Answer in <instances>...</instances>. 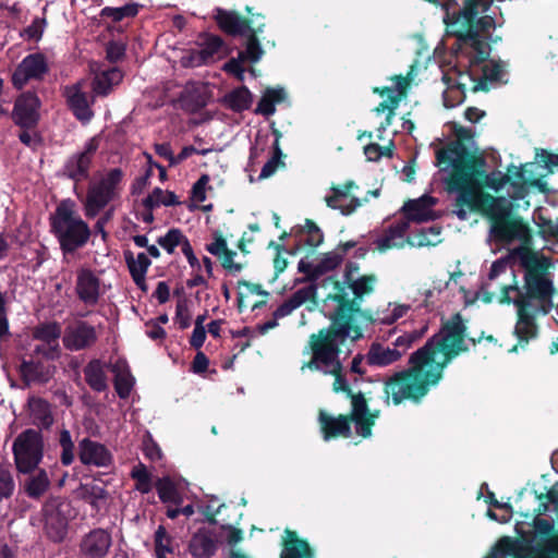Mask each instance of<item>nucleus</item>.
Masks as SVG:
<instances>
[{
    "label": "nucleus",
    "instance_id": "obj_1",
    "mask_svg": "<svg viewBox=\"0 0 558 558\" xmlns=\"http://www.w3.org/2000/svg\"><path fill=\"white\" fill-rule=\"evenodd\" d=\"M449 145L436 151L437 166L451 168L447 180V190L457 193L453 214L460 220H466L469 213L481 214L490 222V234L498 242L512 243L519 241L517 247L533 250V233L522 217L512 214L509 196H494L484 191L493 190L489 182L496 183L502 172L488 173L483 156L470 153L466 142H448Z\"/></svg>",
    "mask_w": 558,
    "mask_h": 558
},
{
    "label": "nucleus",
    "instance_id": "obj_2",
    "mask_svg": "<svg viewBox=\"0 0 558 558\" xmlns=\"http://www.w3.org/2000/svg\"><path fill=\"white\" fill-rule=\"evenodd\" d=\"M483 339L497 342L493 335L484 331L477 338L468 336V326L460 313L453 314L441 324L439 332L414 351L409 359L410 366L396 372L384 384L385 402L395 405L409 400L420 403L442 378L444 369L460 354L469 352L466 340L476 345Z\"/></svg>",
    "mask_w": 558,
    "mask_h": 558
},
{
    "label": "nucleus",
    "instance_id": "obj_3",
    "mask_svg": "<svg viewBox=\"0 0 558 558\" xmlns=\"http://www.w3.org/2000/svg\"><path fill=\"white\" fill-rule=\"evenodd\" d=\"M378 279L375 274L359 276L350 281H340L335 275L327 276L319 281L324 290L322 301L325 306L333 302L336 306L324 313L330 324L324 330L352 336V342L363 338V329L357 318L373 323V315L368 310L362 308L365 296L375 291Z\"/></svg>",
    "mask_w": 558,
    "mask_h": 558
},
{
    "label": "nucleus",
    "instance_id": "obj_4",
    "mask_svg": "<svg viewBox=\"0 0 558 558\" xmlns=\"http://www.w3.org/2000/svg\"><path fill=\"white\" fill-rule=\"evenodd\" d=\"M511 256L517 259L522 274V284L519 286L513 274V282L502 286L499 294L500 304L524 303L536 306L542 315H547L555 307L554 299L558 294L555 286L553 258L543 252L514 247Z\"/></svg>",
    "mask_w": 558,
    "mask_h": 558
},
{
    "label": "nucleus",
    "instance_id": "obj_5",
    "mask_svg": "<svg viewBox=\"0 0 558 558\" xmlns=\"http://www.w3.org/2000/svg\"><path fill=\"white\" fill-rule=\"evenodd\" d=\"M558 168V154H554L546 149L536 153L535 161L526 162L517 167L510 165L507 172H502L499 180L489 182L496 193L506 189V194L512 201L524 199L532 190L541 193H548L550 189L546 182V178L555 172Z\"/></svg>",
    "mask_w": 558,
    "mask_h": 558
},
{
    "label": "nucleus",
    "instance_id": "obj_6",
    "mask_svg": "<svg viewBox=\"0 0 558 558\" xmlns=\"http://www.w3.org/2000/svg\"><path fill=\"white\" fill-rule=\"evenodd\" d=\"M348 339L352 341V336L324 329H319L317 332L312 333L308 337L306 345L312 357L310 361L304 363L303 368L306 367L311 371L332 375L335 377L332 390L335 392H343L345 397L350 399L352 405L354 403V399L357 396H362L363 392H354L342 374V363L339 356L341 353V347Z\"/></svg>",
    "mask_w": 558,
    "mask_h": 558
},
{
    "label": "nucleus",
    "instance_id": "obj_7",
    "mask_svg": "<svg viewBox=\"0 0 558 558\" xmlns=\"http://www.w3.org/2000/svg\"><path fill=\"white\" fill-rule=\"evenodd\" d=\"M49 225L64 257L83 248L92 235L88 223L76 213L72 199H63L58 204L49 217Z\"/></svg>",
    "mask_w": 558,
    "mask_h": 558
},
{
    "label": "nucleus",
    "instance_id": "obj_8",
    "mask_svg": "<svg viewBox=\"0 0 558 558\" xmlns=\"http://www.w3.org/2000/svg\"><path fill=\"white\" fill-rule=\"evenodd\" d=\"M59 343L54 345H36L28 357H24L20 365V375L25 385L47 384L54 373L52 361L59 359Z\"/></svg>",
    "mask_w": 558,
    "mask_h": 558
},
{
    "label": "nucleus",
    "instance_id": "obj_9",
    "mask_svg": "<svg viewBox=\"0 0 558 558\" xmlns=\"http://www.w3.org/2000/svg\"><path fill=\"white\" fill-rule=\"evenodd\" d=\"M44 436L40 430L27 428L16 436L12 453L16 471L21 474L35 472L44 458Z\"/></svg>",
    "mask_w": 558,
    "mask_h": 558
},
{
    "label": "nucleus",
    "instance_id": "obj_10",
    "mask_svg": "<svg viewBox=\"0 0 558 558\" xmlns=\"http://www.w3.org/2000/svg\"><path fill=\"white\" fill-rule=\"evenodd\" d=\"M483 0H461L462 8L458 12H453L450 16L446 11L445 22L448 27L453 28L457 24L461 25L460 31L472 29L480 33H486L495 25V21L489 15L477 17L478 5Z\"/></svg>",
    "mask_w": 558,
    "mask_h": 558
},
{
    "label": "nucleus",
    "instance_id": "obj_11",
    "mask_svg": "<svg viewBox=\"0 0 558 558\" xmlns=\"http://www.w3.org/2000/svg\"><path fill=\"white\" fill-rule=\"evenodd\" d=\"M245 11L251 14V17H245L235 11L216 8L214 19L219 29L225 34L232 37L245 36V33L251 31V26L256 23V20L265 19L260 13L253 14L250 7H246Z\"/></svg>",
    "mask_w": 558,
    "mask_h": 558
},
{
    "label": "nucleus",
    "instance_id": "obj_12",
    "mask_svg": "<svg viewBox=\"0 0 558 558\" xmlns=\"http://www.w3.org/2000/svg\"><path fill=\"white\" fill-rule=\"evenodd\" d=\"M39 107L40 101L35 93H24L16 99L12 112V119L17 125L25 129L20 133L19 140H32L26 130L32 129L37 124L39 119Z\"/></svg>",
    "mask_w": 558,
    "mask_h": 558
},
{
    "label": "nucleus",
    "instance_id": "obj_13",
    "mask_svg": "<svg viewBox=\"0 0 558 558\" xmlns=\"http://www.w3.org/2000/svg\"><path fill=\"white\" fill-rule=\"evenodd\" d=\"M412 69L413 65L411 66V71L407 76L399 74L393 75L390 78L391 81H397V94L395 96H389V98H386L384 101L379 102V105L374 109L377 114L387 111L385 120L380 122L379 126L377 128V137L379 140L385 137L386 128L391 124L396 116V108L399 106L402 98L407 96L408 88L412 81Z\"/></svg>",
    "mask_w": 558,
    "mask_h": 558
},
{
    "label": "nucleus",
    "instance_id": "obj_14",
    "mask_svg": "<svg viewBox=\"0 0 558 558\" xmlns=\"http://www.w3.org/2000/svg\"><path fill=\"white\" fill-rule=\"evenodd\" d=\"M49 68L43 53L26 56L12 73L11 82L16 89H22L31 80H41Z\"/></svg>",
    "mask_w": 558,
    "mask_h": 558
},
{
    "label": "nucleus",
    "instance_id": "obj_15",
    "mask_svg": "<svg viewBox=\"0 0 558 558\" xmlns=\"http://www.w3.org/2000/svg\"><path fill=\"white\" fill-rule=\"evenodd\" d=\"M98 149V142H88L84 150L72 154L62 168L63 174L78 183L89 179L90 166Z\"/></svg>",
    "mask_w": 558,
    "mask_h": 558
},
{
    "label": "nucleus",
    "instance_id": "obj_16",
    "mask_svg": "<svg viewBox=\"0 0 558 558\" xmlns=\"http://www.w3.org/2000/svg\"><path fill=\"white\" fill-rule=\"evenodd\" d=\"M453 33L457 41L452 48L457 53L462 52L466 48L472 49L473 54L470 57L471 66L481 65L486 62L490 53V46L481 38L476 31H453Z\"/></svg>",
    "mask_w": 558,
    "mask_h": 558
},
{
    "label": "nucleus",
    "instance_id": "obj_17",
    "mask_svg": "<svg viewBox=\"0 0 558 558\" xmlns=\"http://www.w3.org/2000/svg\"><path fill=\"white\" fill-rule=\"evenodd\" d=\"M214 97V89L209 83L189 81L179 97L181 108L187 112H196L207 106Z\"/></svg>",
    "mask_w": 558,
    "mask_h": 558
},
{
    "label": "nucleus",
    "instance_id": "obj_18",
    "mask_svg": "<svg viewBox=\"0 0 558 558\" xmlns=\"http://www.w3.org/2000/svg\"><path fill=\"white\" fill-rule=\"evenodd\" d=\"M98 340L96 328L85 320H76L64 330L62 342L70 351H82L92 348Z\"/></svg>",
    "mask_w": 558,
    "mask_h": 558
},
{
    "label": "nucleus",
    "instance_id": "obj_19",
    "mask_svg": "<svg viewBox=\"0 0 558 558\" xmlns=\"http://www.w3.org/2000/svg\"><path fill=\"white\" fill-rule=\"evenodd\" d=\"M317 421L323 438L326 441L340 437L350 438L352 436L351 424H354L352 410L348 414H339L338 416H333L325 410H319Z\"/></svg>",
    "mask_w": 558,
    "mask_h": 558
},
{
    "label": "nucleus",
    "instance_id": "obj_20",
    "mask_svg": "<svg viewBox=\"0 0 558 558\" xmlns=\"http://www.w3.org/2000/svg\"><path fill=\"white\" fill-rule=\"evenodd\" d=\"M512 304L517 308V322L513 335L520 340V344H529L531 340L538 337L539 329L536 316L542 313L536 310V306L525 305L522 302Z\"/></svg>",
    "mask_w": 558,
    "mask_h": 558
},
{
    "label": "nucleus",
    "instance_id": "obj_21",
    "mask_svg": "<svg viewBox=\"0 0 558 558\" xmlns=\"http://www.w3.org/2000/svg\"><path fill=\"white\" fill-rule=\"evenodd\" d=\"M77 454L81 463L87 466L109 468L113 464V456L110 450L88 437L78 442Z\"/></svg>",
    "mask_w": 558,
    "mask_h": 558
},
{
    "label": "nucleus",
    "instance_id": "obj_22",
    "mask_svg": "<svg viewBox=\"0 0 558 558\" xmlns=\"http://www.w3.org/2000/svg\"><path fill=\"white\" fill-rule=\"evenodd\" d=\"M111 545V534L105 529L97 527L82 537L78 548L84 558H104Z\"/></svg>",
    "mask_w": 558,
    "mask_h": 558
},
{
    "label": "nucleus",
    "instance_id": "obj_23",
    "mask_svg": "<svg viewBox=\"0 0 558 558\" xmlns=\"http://www.w3.org/2000/svg\"><path fill=\"white\" fill-rule=\"evenodd\" d=\"M355 433L362 438H369L376 420L380 416V410H371L368 401L363 393L354 399L352 404Z\"/></svg>",
    "mask_w": 558,
    "mask_h": 558
},
{
    "label": "nucleus",
    "instance_id": "obj_24",
    "mask_svg": "<svg viewBox=\"0 0 558 558\" xmlns=\"http://www.w3.org/2000/svg\"><path fill=\"white\" fill-rule=\"evenodd\" d=\"M75 292L80 301L94 306L100 298V279L89 268H81L77 271Z\"/></svg>",
    "mask_w": 558,
    "mask_h": 558
},
{
    "label": "nucleus",
    "instance_id": "obj_25",
    "mask_svg": "<svg viewBox=\"0 0 558 558\" xmlns=\"http://www.w3.org/2000/svg\"><path fill=\"white\" fill-rule=\"evenodd\" d=\"M124 73L118 66H109L94 71L92 90L95 96L107 97L114 87L121 84Z\"/></svg>",
    "mask_w": 558,
    "mask_h": 558
},
{
    "label": "nucleus",
    "instance_id": "obj_26",
    "mask_svg": "<svg viewBox=\"0 0 558 558\" xmlns=\"http://www.w3.org/2000/svg\"><path fill=\"white\" fill-rule=\"evenodd\" d=\"M436 204V198L429 195H423L417 199H410L404 203L402 210L405 218L413 222H426L435 219L432 207Z\"/></svg>",
    "mask_w": 558,
    "mask_h": 558
},
{
    "label": "nucleus",
    "instance_id": "obj_27",
    "mask_svg": "<svg viewBox=\"0 0 558 558\" xmlns=\"http://www.w3.org/2000/svg\"><path fill=\"white\" fill-rule=\"evenodd\" d=\"M318 289H320L319 282L317 284H310L307 287L299 289L288 300H286L275 310L272 316L275 318L280 319L290 315L294 310L300 307L306 301L316 302L318 298Z\"/></svg>",
    "mask_w": 558,
    "mask_h": 558
},
{
    "label": "nucleus",
    "instance_id": "obj_28",
    "mask_svg": "<svg viewBox=\"0 0 558 558\" xmlns=\"http://www.w3.org/2000/svg\"><path fill=\"white\" fill-rule=\"evenodd\" d=\"M217 549L215 534L205 527L194 533L189 543V551L194 558H211Z\"/></svg>",
    "mask_w": 558,
    "mask_h": 558
},
{
    "label": "nucleus",
    "instance_id": "obj_29",
    "mask_svg": "<svg viewBox=\"0 0 558 558\" xmlns=\"http://www.w3.org/2000/svg\"><path fill=\"white\" fill-rule=\"evenodd\" d=\"M265 26L264 20H260V22L255 23V26H251V31L245 33V36H243L245 38V49L239 51L241 60L257 63L262 59L265 51L260 45L258 36L264 33Z\"/></svg>",
    "mask_w": 558,
    "mask_h": 558
},
{
    "label": "nucleus",
    "instance_id": "obj_30",
    "mask_svg": "<svg viewBox=\"0 0 558 558\" xmlns=\"http://www.w3.org/2000/svg\"><path fill=\"white\" fill-rule=\"evenodd\" d=\"M114 195L108 187L99 182L88 189L85 201V216L89 219L95 218L112 199Z\"/></svg>",
    "mask_w": 558,
    "mask_h": 558
},
{
    "label": "nucleus",
    "instance_id": "obj_31",
    "mask_svg": "<svg viewBox=\"0 0 558 558\" xmlns=\"http://www.w3.org/2000/svg\"><path fill=\"white\" fill-rule=\"evenodd\" d=\"M29 417L33 425L37 426L38 429H49L53 422V414L51 404L39 397H32L28 399Z\"/></svg>",
    "mask_w": 558,
    "mask_h": 558
},
{
    "label": "nucleus",
    "instance_id": "obj_32",
    "mask_svg": "<svg viewBox=\"0 0 558 558\" xmlns=\"http://www.w3.org/2000/svg\"><path fill=\"white\" fill-rule=\"evenodd\" d=\"M66 102L76 119L88 122L93 117L88 95L78 85L66 88Z\"/></svg>",
    "mask_w": 558,
    "mask_h": 558
},
{
    "label": "nucleus",
    "instance_id": "obj_33",
    "mask_svg": "<svg viewBox=\"0 0 558 558\" xmlns=\"http://www.w3.org/2000/svg\"><path fill=\"white\" fill-rule=\"evenodd\" d=\"M295 236L299 238L298 243L289 250L290 255L298 254L303 246L316 248L324 241V234L319 227L311 219L305 220L304 228L300 229Z\"/></svg>",
    "mask_w": 558,
    "mask_h": 558
},
{
    "label": "nucleus",
    "instance_id": "obj_34",
    "mask_svg": "<svg viewBox=\"0 0 558 558\" xmlns=\"http://www.w3.org/2000/svg\"><path fill=\"white\" fill-rule=\"evenodd\" d=\"M402 355L403 351L396 349V347L390 349L378 342H374L371 344L365 360L371 366L385 367L400 360Z\"/></svg>",
    "mask_w": 558,
    "mask_h": 558
},
{
    "label": "nucleus",
    "instance_id": "obj_35",
    "mask_svg": "<svg viewBox=\"0 0 558 558\" xmlns=\"http://www.w3.org/2000/svg\"><path fill=\"white\" fill-rule=\"evenodd\" d=\"M356 245L357 242L355 241H347L344 243H340L333 251L325 253L317 263V271L320 277L340 266L347 253Z\"/></svg>",
    "mask_w": 558,
    "mask_h": 558
},
{
    "label": "nucleus",
    "instance_id": "obj_36",
    "mask_svg": "<svg viewBox=\"0 0 558 558\" xmlns=\"http://www.w3.org/2000/svg\"><path fill=\"white\" fill-rule=\"evenodd\" d=\"M286 538L280 558H312L313 554L308 543L299 538L296 532L286 530Z\"/></svg>",
    "mask_w": 558,
    "mask_h": 558
},
{
    "label": "nucleus",
    "instance_id": "obj_37",
    "mask_svg": "<svg viewBox=\"0 0 558 558\" xmlns=\"http://www.w3.org/2000/svg\"><path fill=\"white\" fill-rule=\"evenodd\" d=\"M482 77L478 80H474L471 75L470 78L474 81L471 90L473 93L477 92H488L489 86L488 83L500 82L501 77L505 73L504 66L499 62L489 61L488 63H482Z\"/></svg>",
    "mask_w": 558,
    "mask_h": 558
},
{
    "label": "nucleus",
    "instance_id": "obj_38",
    "mask_svg": "<svg viewBox=\"0 0 558 558\" xmlns=\"http://www.w3.org/2000/svg\"><path fill=\"white\" fill-rule=\"evenodd\" d=\"M252 101V93L244 85L236 87L231 92L225 94L223 97L220 99L222 106L235 112H242L244 110H247L251 107Z\"/></svg>",
    "mask_w": 558,
    "mask_h": 558
},
{
    "label": "nucleus",
    "instance_id": "obj_39",
    "mask_svg": "<svg viewBox=\"0 0 558 558\" xmlns=\"http://www.w3.org/2000/svg\"><path fill=\"white\" fill-rule=\"evenodd\" d=\"M24 483V492L32 499H39L50 487V480L45 469H38L35 473L27 474Z\"/></svg>",
    "mask_w": 558,
    "mask_h": 558
},
{
    "label": "nucleus",
    "instance_id": "obj_40",
    "mask_svg": "<svg viewBox=\"0 0 558 558\" xmlns=\"http://www.w3.org/2000/svg\"><path fill=\"white\" fill-rule=\"evenodd\" d=\"M287 98V93L282 87H268L263 93L255 112L258 114H263L265 117H269L275 113V106L284 101Z\"/></svg>",
    "mask_w": 558,
    "mask_h": 558
},
{
    "label": "nucleus",
    "instance_id": "obj_41",
    "mask_svg": "<svg viewBox=\"0 0 558 558\" xmlns=\"http://www.w3.org/2000/svg\"><path fill=\"white\" fill-rule=\"evenodd\" d=\"M84 376L92 390L102 392L108 388L107 376L100 360H92L84 367Z\"/></svg>",
    "mask_w": 558,
    "mask_h": 558
},
{
    "label": "nucleus",
    "instance_id": "obj_42",
    "mask_svg": "<svg viewBox=\"0 0 558 558\" xmlns=\"http://www.w3.org/2000/svg\"><path fill=\"white\" fill-rule=\"evenodd\" d=\"M155 487L162 504L180 506L183 502L182 494L179 492L177 484L170 476L157 478Z\"/></svg>",
    "mask_w": 558,
    "mask_h": 558
},
{
    "label": "nucleus",
    "instance_id": "obj_43",
    "mask_svg": "<svg viewBox=\"0 0 558 558\" xmlns=\"http://www.w3.org/2000/svg\"><path fill=\"white\" fill-rule=\"evenodd\" d=\"M45 532L53 543H61L68 534V521L60 512H52L46 517Z\"/></svg>",
    "mask_w": 558,
    "mask_h": 558
},
{
    "label": "nucleus",
    "instance_id": "obj_44",
    "mask_svg": "<svg viewBox=\"0 0 558 558\" xmlns=\"http://www.w3.org/2000/svg\"><path fill=\"white\" fill-rule=\"evenodd\" d=\"M61 325L58 322L41 323L34 327L33 338L44 343L41 345H54L61 337Z\"/></svg>",
    "mask_w": 558,
    "mask_h": 558
},
{
    "label": "nucleus",
    "instance_id": "obj_45",
    "mask_svg": "<svg viewBox=\"0 0 558 558\" xmlns=\"http://www.w3.org/2000/svg\"><path fill=\"white\" fill-rule=\"evenodd\" d=\"M78 490L82 499L96 510H99L98 501H105L109 497L108 490L94 482L81 484Z\"/></svg>",
    "mask_w": 558,
    "mask_h": 558
},
{
    "label": "nucleus",
    "instance_id": "obj_46",
    "mask_svg": "<svg viewBox=\"0 0 558 558\" xmlns=\"http://www.w3.org/2000/svg\"><path fill=\"white\" fill-rule=\"evenodd\" d=\"M199 40L198 45L209 62H213L215 56L225 47L223 39L218 35L202 33Z\"/></svg>",
    "mask_w": 558,
    "mask_h": 558
},
{
    "label": "nucleus",
    "instance_id": "obj_47",
    "mask_svg": "<svg viewBox=\"0 0 558 558\" xmlns=\"http://www.w3.org/2000/svg\"><path fill=\"white\" fill-rule=\"evenodd\" d=\"M123 256L130 274H147L151 260L146 253H138L135 257L132 251L126 250Z\"/></svg>",
    "mask_w": 558,
    "mask_h": 558
},
{
    "label": "nucleus",
    "instance_id": "obj_48",
    "mask_svg": "<svg viewBox=\"0 0 558 558\" xmlns=\"http://www.w3.org/2000/svg\"><path fill=\"white\" fill-rule=\"evenodd\" d=\"M58 441L61 447L60 462L62 465L69 466L75 459V446L70 430L66 428L60 429Z\"/></svg>",
    "mask_w": 558,
    "mask_h": 558
},
{
    "label": "nucleus",
    "instance_id": "obj_49",
    "mask_svg": "<svg viewBox=\"0 0 558 558\" xmlns=\"http://www.w3.org/2000/svg\"><path fill=\"white\" fill-rule=\"evenodd\" d=\"M271 148H272V155L268 159V161L264 165V167L262 168V171L259 173L260 180L271 177L277 171V169L279 167H284V161H283L284 155H283L281 148L279 147V142H274Z\"/></svg>",
    "mask_w": 558,
    "mask_h": 558
},
{
    "label": "nucleus",
    "instance_id": "obj_50",
    "mask_svg": "<svg viewBox=\"0 0 558 558\" xmlns=\"http://www.w3.org/2000/svg\"><path fill=\"white\" fill-rule=\"evenodd\" d=\"M138 13V5L128 3L120 8L106 7L101 10L102 17H110L113 22H120L125 17H134Z\"/></svg>",
    "mask_w": 558,
    "mask_h": 558
},
{
    "label": "nucleus",
    "instance_id": "obj_51",
    "mask_svg": "<svg viewBox=\"0 0 558 558\" xmlns=\"http://www.w3.org/2000/svg\"><path fill=\"white\" fill-rule=\"evenodd\" d=\"M131 477L135 480V489L141 494H148L151 490V475L143 463H138L132 469Z\"/></svg>",
    "mask_w": 558,
    "mask_h": 558
},
{
    "label": "nucleus",
    "instance_id": "obj_52",
    "mask_svg": "<svg viewBox=\"0 0 558 558\" xmlns=\"http://www.w3.org/2000/svg\"><path fill=\"white\" fill-rule=\"evenodd\" d=\"M186 236L178 228H171L168 232L157 239V243L169 254L174 253L177 246H181Z\"/></svg>",
    "mask_w": 558,
    "mask_h": 558
},
{
    "label": "nucleus",
    "instance_id": "obj_53",
    "mask_svg": "<svg viewBox=\"0 0 558 558\" xmlns=\"http://www.w3.org/2000/svg\"><path fill=\"white\" fill-rule=\"evenodd\" d=\"M341 198L335 194L325 197V202L329 208L339 209L344 216H349L362 206V201L359 197L352 196L350 203L347 205L340 204Z\"/></svg>",
    "mask_w": 558,
    "mask_h": 558
},
{
    "label": "nucleus",
    "instance_id": "obj_54",
    "mask_svg": "<svg viewBox=\"0 0 558 558\" xmlns=\"http://www.w3.org/2000/svg\"><path fill=\"white\" fill-rule=\"evenodd\" d=\"M155 551L157 558H166V554L172 553L171 537L163 525H159L155 532Z\"/></svg>",
    "mask_w": 558,
    "mask_h": 558
},
{
    "label": "nucleus",
    "instance_id": "obj_55",
    "mask_svg": "<svg viewBox=\"0 0 558 558\" xmlns=\"http://www.w3.org/2000/svg\"><path fill=\"white\" fill-rule=\"evenodd\" d=\"M395 142H389L388 146L381 147L376 142H369L364 147V154L368 161H378L381 157H392Z\"/></svg>",
    "mask_w": 558,
    "mask_h": 558
},
{
    "label": "nucleus",
    "instance_id": "obj_56",
    "mask_svg": "<svg viewBox=\"0 0 558 558\" xmlns=\"http://www.w3.org/2000/svg\"><path fill=\"white\" fill-rule=\"evenodd\" d=\"M15 483L11 471L5 465H0V500L9 499L13 496Z\"/></svg>",
    "mask_w": 558,
    "mask_h": 558
},
{
    "label": "nucleus",
    "instance_id": "obj_57",
    "mask_svg": "<svg viewBox=\"0 0 558 558\" xmlns=\"http://www.w3.org/2000/svg\"><path fill=\"white\" fill-rule=\"evenodd\" d=\"M466 84L458 82L453 86H449L445 93L444 101L446 107H454L465 99Z\"/></svg>",
    "mask_w": 558,
    "mask_h": 558
},
{
    "label": "nucleus",
    "instance_id": "obj_58",
    "mask_svg": "<svg viewBox=\"0 0 558 558\" xmlns=\"http://www.w3.org/2000/svg\"><path fill=\"white\" fill-rule=\"evenodd\" d=\"M424 331L425 328L421 330H413L411 332H404L395 340L393 345L396 347V349H400V351H403L404 354L409 348H411L416 341H418L423 337Z\"/></svg>",
    "mask_w": 558,
    "mask_h": 558
},
{
    "label": "nucleus",
    "instance_id": "obj_59",
    "mask_svg": "<svg viewBox=\"0 0 558 558\" xmlns=\"http://www.w3.org/2000/svg\"><path fill=\"white\" fill-rule=\"evenodd\" d=\"M191 313L185 299L179 300L175 306L174 323L178 324L181 330L187 329L191 326Z\"/></svg>",
    "mask_w": 558,
    "mask_h": 558
},
{
    "label": "nucleus",
    "instance_id": "obj_60",
    "mask_svg": "<svg viewBox=\"0 0 558 558\" xmlns=\"http://www.w3.org/2000/svg\"><path fill=\"white\" fill-rule=\"evenodd\" d=\"M114 389L119 398L126 399L133 388L134 380L130 374H117L114 378Z\"/></svg>",
    "mask_w": 558,
    "mask_h": 558
},
{
    "label": "nucleus",
    "instance_id": "obj_61",
    "mask_svg": "<svg viewBox=\"0 0 558 558\" xmlns=\"http://www.w3.org/2000/svg\"><path fill=\"white\" fill-rule=\"evenodd\" d=\"M538 233L544 239H556L558 240V222L553 221L542 215L538 216L537 221Z\"/></svg>",
    "mask_w": 558,
    "mask_h": 558
},
{
    "label": "nucleus",
    "instance_id": "obj_62",
    "mask_svg": "<svg viewBox=\"0 0 558 558\" xmlns=\"http://www.w3.org/2000/svg\"><path fill=\"white\" fill-rule=\"evenodd\" d=\"M143 453L145 458L151 462L158 461L162 458V452L159 445L149 434L143 440Z\"/></svg>",
    "mask_w": 558,
    "mask_h": 558
},
{
    "label": "nucleus",
    "instance_id": "obj_63",
    "mask_svg": "<svg viewBox=\"0 0 558 558\" xmlns=\"http://www.w3.org/2000/svg\"><path fill=\"white\" fill-rule=\"evenodd\" d=\"M125 57V45L111 40L106 46V59L110 63H118Z\"/></svg>",
    "mask_w": 558,
    "mask_h": 558
},
{
    "label": "nucleus",
    "instance_id": "obj_64",
    "mask_svg": "<svg viewBox=\"0 0 558 558\" xmlns=\"http://www.w3.org/2000/svg\"><path fill=\"white\" fill-rule=\"evenodd\" d=\"M46 25V20L40 17H35L31 25L24 28L22 36L26 37L28 40H39L44 33V27Z\"/></svg>",
    "mask_w": 558,
    "mask_h": 558
}]
</instances>
